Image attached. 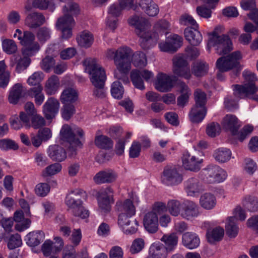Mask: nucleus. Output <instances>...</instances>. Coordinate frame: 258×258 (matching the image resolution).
I'll use <instances>...</instances> for the list:
<instances>
[{
	"label": "nucleus",
	"instance_id": "nucleus-55",
	"mask_svg": "<svg viewBox=\"0 0 258 258\" xmlns=\"http://www.w3.org/2000/svg\"><path fill=\"white\" fill-rule=\"evenodd\" d=\"M111 93L112 96L115 98L120 99L122 97L124 89L120 82L115 81L113 83Z\"/></svg>",
	"mask_w": 258,
	"mask_h": 258
},
{
	"label": "nucleus",
	"instance_id": "nucleus-14",
	"mask_svg": "<svg viewBox=\"0 0 258 258\" xmlns=\"http://www.w3.org/2000/svg\"><path fill=\"white\" fill-rule=\"evenodd\" d=\"M241 58L240 52L234 51L226 56L218 58L216 62V67L221 72L237 69L240 65Z\"/></svg>",
	"mask_w": 258,
	"mask_h": 258
},
{
	"label": "nucleus",
	"instance_id": "nucleus-24",
	"mask_svg": "<svg viewBox=\"0 0 258 258\" xmlns=\"http://www.w3.org/2000/svg\"><path fill=\"white\" fill-rule=\"evenodd\" d=\"M199 214V207L197 204L191 201L182 203L181 217L189 220L197 217Z\"/></svg>",
	"mask_w": 258,
	"mask_h": 258
},
{
	"label": "nucleus",
	"instance_id": "nucleus-41",
	"mask_svg": "<svg viewBox=\"0 0 258 258\" xmlns=\"http://www.w3.org/2000/svg\"><path fill=\"white\" fill-rule=\"evenodd\" d=\"M77 41L80 46L88 48L92 44L94 38L93 35L90 32L84 31L77 37Z\"/></svg>",
	"mask_w": 258,
	"mask_h": 258
},
{
	"label": "nucleus",
	"instance_id": "nucleus-45",
	"mask_svg": "<svg viewBox=\"0 0 258 258\" xmlns=\"http://www.w3.org/2000/svg\"><path fill=\"white\" fill-rule=\"evenodd\" d=\"M132 61L135 67L139 68L144 67L147 63L145 54L141 51H137L133 54V51H132L131 62Z\"/></svg>",
	"mask_w": 258,
	"mask_h": 258
},
{
	"label": "nucleus",
	"instance_id": "nucleus-34",
	"mask_svg": "<svg viewBox=\"0 0 258 258\" xmlns=\"http://www.w3.org/2000/svg\"><path fill=\"white\" fill-rule=\"evenodd\" d=\"M42 87L39 85L37 86L31 88L28 92L21 84L17 83V100L20 98L25 97L27 93L31 97H35L42 94Z\"/></svg>",
	"mask_w": 258,
	"mask_h": 258
},
{
	"label": "nucleus",
	"instance_id": "nucleus-47",
	"mask_svg": "<svg viewBox=\"0 0 258 258\" xmlns=\"http://www.w3.org/2000/svg\"><path fill=\"white\" fill-rule=\"evenodd\" d=\"M32 6L34 8L41 10L48 9L53 12L55 9V5L51 0H33Z\"/></svg>",
	"mask_w": 258,
	"mask_h": 258
},
{
	"label": "nucleus",
	"instance_id": "nucleus-13",
	"mask_svg": "<svg viewBox=\"0 0 258 258\" xmlns=\"http://www.w3.org/2000/svg\"><path fill=\"white\" fill-rule=\"evenodd\" d=\"M182 168L178 166L166 167L161 176V182L167 185H176L183 180Z\"/></svg>",
	"mask_w": 258,
	"mask_h": 258
},
{
	"label": "nucleus",
	"instance_id": "nucleus-18",
	"mask_svg": "<svg viewBox=\"0 0 258 258\" xmlns=\"http://www.w3.org/2000/svg\"><path fill=\"white\" fill-rule=\"evenodd\" d=\"M132 217L117 218L118 225L125 235H132L136 233L139 226V222L136 219H131Z\"/></svg>",
	"mask_w": 258,
	"mask_h": 258
},
{
	"label": "nucleus",
	"instance_id": "nucleus-53",
	"mask_svg": "<svg viewBox=\"0 0 258 258\" xmlns=\"http://www.w3.org/2000/svg\"><path fill=\"white\" fill-rule=\"evenodd\" d=\"M78 192H75V191H72L70 194L67 196L65 203L66 204L72 209V212L74 210L76 209L78 206L82 204V201L80 200H76L72 197V195H77Z\"/></svg>",
	"mask_w": 258,
	"mask_h": 258
},
{
	"label": "nucleus",
	"instance_id": "nucleus-58",
	"mask_svg": "<svg viewBox=\"0 0 258 258\" xmlns=\"http://www.w3.org/2000/svg\"><path fill=\"white\" fill-rule=\"evenodd\" d=\"M0 149L3 151L16 149V143L15 141L10 139H3L0 140Z\"/></svg>",
	"mask_w": 258,
	"mask_h": 258
},
{
	"label": "nucleus",
	"instance_id": "nucleus-6",
	"mask_svg": "<svg viewBox=\"0 0 258 258\" xmlns=\"http://www.w3.org/2000/svg\"><path fill=\"white\" fill-rule=\"evenodd\" d=\"M244 80L242 85L233 86L234 95L240 99L251 98L258 102V94L254 95L258 91V87L255 85L257 81L256 75L248 70H244L242 73Z\"/></svg>",
	"mask_w": 258,
	"mask_h": 258
},
{
	"label": "nucleus",
	"instance_id": "nucleus-22",
	"mask_svg": "<svg viewBox=\"0 0 258 258\" xmlns=\"http://www.w3.org/2000/svg\"><path fill=\"white\" fill-rule=\"evenodd\" d=\"M182 38L176 34H173L168 37L166 42L160 43V49L165 52H175L182 44Z\"/></svg>",
	"mask_w": 258,
	"mask_h": 258
},
{
	"label": "nucleus",
	"instance_id": "nucleus-60",
	"mask_svg": "<svg viewBox=\"0 0 258 258\" xmlns=\"http://www.w3.org/2000/svg\"><path fill=\"white\" fill-rule=\"evenodd\" d=\"M221 131L220 124L217 122L209 123L207 127L206 133L207 135L211 137H214L219 135Z\"/></svg>",
	"mask_w": 258,
	"mask_h": 258
},
{
	"label": "nucleus",
	"instance_id": "nucleus-17",
	"mask_svg": "<svg viewBox=\"0 0 258 258\" xmlns=\"http://www.w3.org/2000/svg\"><path fill=\"white\" fill-rule=\"evenodd\" d=\"M173 71L174 74L185 79L190 78L191 74L185 56L183 54H177L173 58Z\"/></svg>",
	"mask_w": 258,
	"mask_h": 258
},
{
	"label": "nucleus",
	"instance_id": "nucleus-63",
	"mask_svg": "<svg viewBox=\"0 0 258 258\" xmlns=\"http://www.w3.org/2000/svg\"><path fill=\"white\" fill-rule=\"evenodd\" d=\"M44 75L42 73L36 72L33 73L28 79L27 82L31 86L39 85L43 79Z\"/></svg>",
	"mask_w": 258,
	"mask_h": 258
},
{
	"label": "nucleus",
	"instance_id": "nucleus-2",
	"mask_svg": "<svg viewBox=\"0 0 258 258\" xmlns=\"http://www.w3.org/2000/svg\"><path fill=\"white\" fill-rule=\"evenodd\" d=\"M61 136L69 143L70 146L65 152L62 149L56 146H50L47 153L52 160L63 161L67 156L71 158L76 154L77 148H81L83 143L80 140L84 138V132L79 127H76L73 130L68 124L62 126L60 131Z\"/></svg>",
	"mask_w": 258,
	"mask_h": 258
},
{
	"label": "nucleus",
	"instance_id": "nucleus-3",
	"mask_svg": "<svg viewBox=\"0 0 258 258\" xmlns=\"http://www.w3.org/2000/svg\"><path fill=\"white\" fill-rule=\"evenodd\" d=\"M105 55L108 59L114 60L117 71L121 74V76H119L115 72V77L127 83V74L131 70V49L127 47H120L117 50L109 49L106 51Z\"/></svg>",
	"mask_w": 258,
	"mask_h": 258
},
{
	"label": "nucleus",
	"instance_id": "nucleus-46",
	"mask_svg": "<svg viewBox=\"0 0 258 258\" xmlns=\"http://www.w3.org/2000/svg\"><path fill=\"white\" fill-rule=\"evenodd\" d=\"M30 217L31 216H26L23 213H17V231H23L30 227Z\"/></svg>",
	"mask_w": 258,
	"mask_h": 258
},
{
	"label": "nucleus",
	"instance_id": "nucleus-36",
	"mask_svg": "<svg viewBox=\"0 0 258 258\" xmlns=\"http://www.w3.org/2000/svg\"><path fill=\"white\" fill-rule=\"evenodd\" d=\"M225 228L226 234L230 238L235 237L238 233L239 227L235 222V218L234 217H229L226 218L225 221Z\"/></svg>",
	"mask_w": 258,
	"mask_h": 258
},
{
	"label": "nucleus",
	"instance_id": "nucleus-29",
	"mask_svg": "<svg viewBox=\"0 0 258 258\" xmlns=\"http://www.w3.org/2000/svg\"><path fill=\"white\" fill-rule=\"evenodd\" d=\"M139 5L144 12L150 17H155L159 13L158 6L152 0H140Z\"/></svg>",
	"mask_w": 258,
	"mask_h": 258
},
{
	"label": "nucleus",
	"instance_id": "nucleus-43",
	"mask_svg": "<svg viewBox=\"0 0 258 258\" xmlns=\"http://www.w3.org/2000/svg\"><path fill=\"white\" fill-rule=\"evenodd\" d=\"M182 203L177 200H170L166 205V212L168 211L171 215L181 217Z\"/></svg>",
	"mask_w": 258,
	"mask_h": 258
},
{
	"label": "nucleus",
	"instance_id": "nucleus-9",
	"mask_svg": "<svg viewBox=\"0 0 258 258\" xmlns=\"http://www.w3.org/2000/svg\"><path fill=\"white\" fill-rule=\"evenodd\" d=\"M209 40L207 43V50L210 51L212 47H214L217 53L220 55L226 54L233 49L232 41L227 35L219 36L216 29L211 33L209 34Z\"/></svg>",
	"mask_w": 258,
	"mask_h": 258
},
{
	"label": "nucleus",
	"instance_id": "nucleus-28",
	"mask_svg": "<svg viewBox=\"0 0 258 258\" xmlns=\"http://www.w3.org/2000/svg\"><path fill=\"white\" fill-rule=\"evenodd\" d=\"M149 254L155 258H167L169 252L160 242H155L150 246Z\"/></svg>",
	"mask_w": 258,
	"mask_h": 258
},
{
	"label": "nucleus",
	"instance_id": "nucleus-12",
	"mask_svg": "<svg viewBox=\"0 0 258 258\" xmlns=\"http://www.w3.org/2000/svg\"><path fill=\"white\" fill-rule=\"evenodd\" d=\"M195 99L196 104L191 108L189 117L192 122H200L204 119L207 113L206 95L201 90H197L195 92Z\"/></svg>",
	"mask_w": 258,
	"mask_h": 258
},
{
	"label": "nucleus",
	"instance_id": "nucleus-15",
	"mask_svg": "<svg viewBox=\"0 0 258 258\" xmlns=\"http://www.w3.org/2000/svg\"><path fill=\"white\" fill-rule=\"evenodd\" d=\"M202 175L203 180L208 183L222 182L227 177L226 171L216 166H209L204 169Z\"/></svg>",
	"mask_w": 258,
	"mask_h": 258
},
{
	"label": "nucleus",
	"instance_id": "nucleus-54",
	"mask_svg": "<svg viewBox=\"0 0 258 258\" xmlns=\"http://www.w3.org/2000/svg\"><path fill=\"white\" fill-rule=\"evenodd\" d=\"M6 65L4 61H0V87H6L9 81V73L5 71Z\"/></svg>",
	"mask_w": 258,
	"mask_h": 258
},
{
	"label": "nucleus",
	"instance_id": "nucleus-21",
	"mask_svg": "<svg viewBox=\"0 0 258 258\" xmlns=\"http://www.w3.org/2000/svg\"><path fill=\"white\" fill-rule=\"evenodd\" d=\"M123 9L120 7V5L117 4H112L108 10V16L106 22L107 27L110 30H114L117 26L118 19L121 14Z\"/></svg>",
	"mask_w": 258,
	"mask_h": 258
},
{
	"label": "nucleus",
	"instance_id": "nucleus-5",
	"mask_svg": "<svg viewBox=\"0 0 258 258\" xmlns=\"http://www.w3.org/2000/svg\"><path fill=\"white\" fill-rule=\"evenodd\" d=\"M85 67V71L90 76V81L92 84L101 90H96L94 94L99 97H103L104 93L102 89L104 85L106 79L105 72L101 66L98 64L95 58H88L83 61Z\"/></svg>",
	"mask_w": 258,
	"mask_h": 258
},
{
	"label": "nucleus",
	"instance_id": "nucleus-38",
	"mask_svg": "<svg viewBox=\"0 0 258 258\" xmlns=\"http://www.w3.org/2000/svg\"><path fill=\"white\" fill-rule=\"evenodd\" d=\"M199 203L203 208L206 210H211L216 205V199L213 194L206 192L201 195Z\"/></svg>",
	"mask_w": 258,
	"mask_h": 258
},
{
	"label": "nucleus",
	"instance_id": "nucleus-49",
	"mask_svg": "<svg viewBox=\"0 0 258 258\" xmlns=\"http://www.w3.org/2000/svg\"><path fill=\"white\" fill-rule=\"evenodd\" d=\"M180 91L182 94L177 98V104L183 106L187 102L191 93L187 86L184 83L181 84Z\"/></svg>",
	"mask_w": 258,
	"mask_h": 258
},
{
	"label": "nucleus",
	"instance_id": "nucleus-52",
	"mask_svg": "<svg viewBox=\"0 0 258 258\" xmlns=\"http://www.w3.org/2000/svg\"><path fill=\"white\" fill-rule=\"evenodd\" d=\"M50 185L44 182H40L36 185L34 191L35 194L40 197L46 196L50 191Z\"/></svg>",
	"mask_w": 258,
	"mask_h": 258
},
{
	"label": "nucleus",
	"instance_id": "nucleus-16",
	"mask_svg": "<svg viewBox=\"0 0 258 258\" xmlns=\"http://www.w3.org/2000/svg\"><path fill=\"white\" fill-rule=\"evenodd\" d=\"M99 210L102 213L110 211L111 204L113 202V190L110 186L101 189L97 193Z\"/></svg>",
	"mask_w": 258,
	"mask_h": 258
},
{
	"label": "nucleus",
	"instance_id": "nucleus-27",
	"mask_svg": "<svg viewBox=\"0 0 258 258\" xmlns=\"http://www.w3.org/2000/svg\"><path fill=\"white\" fill-rule=\"evenodd\" d=\"M116 174L111 170L101 171L97 173L93 178L94 181L97 184L110 183L115 180Z\"/></svg>",
	"mask_w": 258,
	"mask_h": 258
},
{
	"label": "nucleus",
	"instance_id": "nucleus-39",
	"mask_svg": "<svg viewBox=\"0 0 258 258\" xmlns=\"http://www.w3.org/2000/svg\"><path fill=\"white\" fill-rule=\"evenodd\" d=\"M44 238V234L41 231L30 232L26 235V240L27 244L30 246L39 245Z\"/></svg>",
	"mask_w": 258,
	"mask_h": 258
},
{
	"label": "nucleus",
	"instance_id": "nucleus-37",
	"mask_svg": "<svg viewBox=\"0 0 258 258\" xmlns=\"http://www.w3.org/2000/svg\"><path fill=\"white\" fill-rule=\"evenodd\" d=\"M160 240L164 243L165 247L169 252L176 248L178 243V237L175 233L165 234Z\"/></svg>",
	"mask_w": 258,
	"mask_h": 258
},
{
	"label": "nucleus",
	"instance_id": "nucleus-32",
	"mask_svg": "<svg viewBox=\"0 0 258 258\" xmlns=\"http://www.w3.org/2000/svg\"><path fill=\"white\" fill-rule=\"evenodd\" d=\"M224 235V229L220 226H217L208 229L206 237L209 242L214 243L222 240Z\"/></svg>",
	"mask_w": 258,
	"mask_h": 258
},
{
	"label": "nucleus",
	"instance_id": "nucleus-1",
	"mask_svg": "<svg viewBox=\"0 0 258 258\" xmlns=\"http://www.w3.org/2000/svg\"><path fill=\"white\" fill-rule=\"evenodd\" d=\"M127 23L135 28L136 33L140 37V45L144 49L151 48L156 45L160 35L169 33V24L165 20H160L155 24L153 32H147L150 25L145 18L134 15L128 18Z\"/></svg>",
	"mask_w": 258,
	"mask_h": 258
},
{
	"label": "nucleus",
	"instance_id": "nucleus-8",
	"mask_svg": "<svg viewBox=\"0 0 258 258\" xmlns=\"http://www.w3.org/2000/svg\"><path fill=\"white\" fill-rule=\"evenodd\" d=\"M221 126L224 131L230 132L232 135L235 136L241 142L243 141L253 130L252 125L247 124L238 132L240 126L239 120L236 116L232 114H227L224 117L221 121Z\"/></svg>",
	"mask_w": 258,
	"mask_h": 258
},
{
	"label": "nucleus",
	"instance_id": "nucleus-61",
	"mask_svg": "<svg viewBox=\"0 0 258 258\" xmlns=\"http://www.w3.org/2000/svg\"><path fill=\"white\" fill-rule=\"evenodd\" d=\"M145 246L144 240L141 238L135 239L131 246L130 251L132 253H137L140 252Z\"/></svg>",
	"mask_w": 258,
	"mask_h": 258
},
{
	"label": "nucleus",
	"instance_id": "nucleus-4",
	"mask_svg": "<svg viewBox=\"0 0 258 258\" xmlns=\"http://www.w3.org/2000/svg\"><path fill=\"white\" fill-rule=\"evenodd\" d=\"M17 32L18 34L17 37L23 46V57L17 62V73H20L28 67L30 63L29 57L38 51L40 46L35 41V36L31 32H25L22 37V32L19 29H17Z\"/></svg>",
	"mask_w": 258,
	"mask_h": 258
},
{
	"label": "nucleus",
	"instance_id": "nucleus-7",
	"mask_svg": "<svg viewBox=\"0 0 258 258\" xmlns=\"http://www.w3.org/2000/svg\"><path fill=\"white\" fill-rule=\"evenodd\" d=\"M63 12L64 16L58 19L56 26L61 30L62 38L69 39L72 35V29L75 24L72 16L77 15L80 9L77 4L70 3L64 7Z\"/></svg>",
	"mask_w": 258,
	"mask_h": 258
},
{
	"label": "nucleus",
	"instance_id": "nucleus-56",
	"mask_svg": "<svg viewBox=\"0 0 258 258\" xmlns=\"http://www.w3.org/2000/svg\"><path fill=\"white\" fill-rule=\"evenodd\" d=\"M42 206L44 209V218L49 219L52 218L54 215V206L48 201H44L42 203Z\"/></svg>",
	"mask_w": 258,
	"mask_h": 258
},
{
	"label": "nucleus",
	"instance_id": "nucleus-50",
	"mask_svg": "<svg viewBox=\"0 0 258 258\" xmlns=\"http://www.w3.org/2000/svg\"><path fill=\"white\" fill-rule=\"evenodd\" d=\"M179 23L184 26H190L191 29H199V25L193 17L187 14L181 16L179 19Z\"/></svg>",
	"mask_w": 258,
	"mask_h": 258
},
{
	"label": "nucleus",
	"instance_id": "nucleus-26",
	"mask_svg": "<svg viewBox=\"0 0 258 258\" xmlns=\"http://www.w3.org/2000/svg\"><path fill=\"white\" fill-rule=\"evenodd\" d=\"M182 243L184 246L189 249L197 248L200 243L198 235L190 232H185L182 236Z\"/></svg>",
	"mask_w": 258,
	"mask_h": 258
},
{
	"label": "nucleus",
	"instance_id": "nucleus-57",
	"mask_svg": "<svg viewBox=\"0 0 258 258\" xmlns=\"http://www.w3.org/2000/svg\"><path fill=\"white\" fill-rule=\"evenodd\" d=\"M61 165L59 162L53 163L47 167L43 171L42 174L43 176L48 175H53L58 173L61 170Z\"/></svg>",
	"mask_w": 258,
	"mask_h": 258
},
{
	"label": "nucleus",
	"instance_id": "nucleus-42",
	"mask_svg": "<svg viewBox=\"0 0 258 258\" xmlns=\"http://www.w3.org/2000/svg\"><path fill=\"white\" fill-rule=\"evenodd\" d=\"M94 143L98 148L104 149H111L113 146V142L110 138L102 135H96Z\"/></svg>",
	"mask_w": 258,
	"mask_h": 258
},
{
	"label": "nucleus",
	"instance_id": "nucleus-20",
	"mask_svg": "<svg viewBox=\"0 0 258 258\" xmlns=\"http://www.w3.org/2000/svg\"><path fill=\"white\" fill-rule=\"evenodd\" d=\"M54 242L50 239L46 240L41 246V250L44 255L49 256L52 253L60 251L63 246L62 238L58 236H55L53 238Z\"/></svg>",
	"mask_w": 258,
	"mask_h": 258
},
{
	"label": "nucleus",
	"instance_id": "nucleus-11",
	"mask_svg": "<svg viewBox=\"0 0 258 258\" xmlns=\"http://www.w3.org/2000/svg\"><path fill=\"white\" fill-rule=\"evenodd\" d=\"M140 203L139 198L135 194L130 195L128 198L117 201L115 205L117 218L134 217Z\"/></svg>",
	"mask_w": 258,
	"mask_h": 258
},
{
	"label": "nucleus",
	"instance_id": "nucleus-44",
	"mask_svg": "<svg viewBox=\"0 0 258 258\" xmlns=\"http://www.w3.org/2000/svg\"><path fill=\"white\" fill-rule=\"evenodd\" d=\"M185 190L188 196L195 197L200 192L201 188L196 179H189L185 183Z\"/></svg>",
	"mask_w": 258,
	"mask_h": 258
},
{
	"label": "nucleus",
	"instance_id": "nucleus-35",
	"mask_svg": "<svg viewBox=\"0 0 258 258\" xmlns=\"http://www.w3.org/2000/svg\"><path fill=\"white\" fill-rule=\"evenodd\" d=\"M60 87L59 78L55 75H52L46 81L44 90L48 95L54 94Z\"/></svg>",
	"mask_w": 258,
	"mask_h": 258
},
{
	"label": "nucleus",
	"instance_id": "nucleus-31",
	"mask_svg": "<svg viewBox=\"0 0 258 258\" xmlns=\"http://www.w3.org/2000/svg\"><path fill=\"white\" fill-rule=\"evenodd\" d=\"M186 28L184 30V36L187 41L193 46L199 45L202 41L203 37L198 29Z\"/></svg>",
	"mask_w": 258,
	"mask_h": 258
},
{
	"label": "nucleus",
	"instance_id": "nucleus-30",
	"mask_svg": "<svg viewBox=\"0 0 258 258\" xmlns=\"http://www.w3.org/2000/svg\"><path fill=\"white\" fill-rule=\"evenodd\" d=\"M78 98L77 91L74 88L68 87L62 91L60 99L63 104H73L78 100Z\"/></svg>",
	"mask_w": 258,
	"mask_h": 258
},
{
	"label": "nucleus",
	"instance_id": "nucleus-59",
	"mask_svg": "<svg viewBox=\"0 0 258 258\" xmlns=\"http://www.w3.org/2000/svg\"><path fill=\"white\" fill-rule=\"evenodd\" d=\"M245 206L250 212H255L258 210V201L253 197H247L245 199Z\"/></svg>",
	"mask_w": 258,
	"mask_h": 258
},
{
	"label": "nucleus",
	"instance_id": "nucleus-23",
	"mask_svg": "<svg viewBox=\"0 0 258 258\" xmlns=\"http://www.w3.org/2000/svg\"><path fill=\"white\" fill-rule=\"evenodd\" d=\"M155 88L161 92H168L173 86V81L172 78L164 73H159L154 83Z\"/></svg>",
	"mask_w": 258,
	"mask_h": 258
},
{
	"label": "nucleus",
	"instance_id": "nucleus-48",
	"mask_svg": "<svg viewBox=\"0 0 258 258\" xmlns=\"http://www.w3.org/2000/svg\"><path fill=\"white\" fill-rule=\"evenodd\" d=\"M231 152L226 148H220L216 150L214 154V157L218 161H226L231 159Z\"/></svg>",
	"mask_w": 258,
	"mask_h": 258
},
{
	"label": "nucleus",
	"instance_id": "nucleus-33",
	"mask_svg": "<svg viewBox=\"0 0 258 258\" xmlns=\"http://www.w3.org/2000/svg\"><path fill=\"white\" fill-rule=\"evenodd\" d=\"M56 47L55 44L50 45L46 50L47 56L42 60L41 67L42 69L45 71H48L49 70L54 64L53 56L56 54L54 52V49Z\"/></svg>",
	"mask_w": 258,
	"mask_h": 258
},
{
	"label": "nucleus",
	"instance_id": "nucleus-62",
	"mask_svg": "<svg viewBox=\"0 0 258 258\" xmlns=\"http://www.w3.org/2000/svg\"><path fill=\"white\" fill-rule=\"evenodd\" d=\"M3 48L4 51L8 54H12L16 51V45L14 41L6 39L2 43Z\"/></svg>",
	"mask_w": 258,
	"mask_h": 258
},
{
	"label": "nucleus",
	"instance_id": "nucleus-64",
	"mask_svg": "<svg viewBox=\"0 0 258 258\" xmlns=\"http://www.w3.org/2000/svg\"><path fill=\"white\" fill-rule=\"evenodd\" d=\"M72 213L75 216L82 219L88 218L90 214L89 211L83 206V204L74 210Z\"/></svg>",
	"mask_w": 258,
	"mask_h": 258
},
{
	"label": "nucleus",
	"instance_id": "nucleus-10",
	"mask_svg": "<svg viewBox=\"0 0 258 258\" xmlns=\"http://www.w3.org/2000/svg\"><path fill=\"white\" fill-rule=\"evenodd\" d=\"M166 212V204L162 202H156L151 211L146 212L143 218L145 229L150 233L156 232L158 229V215Z\"/></svg>",
	"mask_w": 258,
	"mask_h": 258
},
{
	"label": "nucleus",
	"instance_id": "nucleus-19",
	"mask_svg": "<svg viewBox=\"0 0 258 258\" xmlns=\"http://www.w3.org/2000/svg\"><path fill=\"white\" fill-rule=\"evenodd\" d=\"M141 76L144 80L148 82L153 78V73L149 71L145 70L142 71L135 70L132 71L131 78L134 86L139 89L144 90L145 86Z\"/></svg>",
	"mask_w": 258,
	"mask_h": 258
},
{
	"label": "nucleus",
	"instance_id": "nucleus-51",
	"mask_svg": "<svg viewBox=\"0 0 258 258\" xmlns=\"http://www.w3.org/2000/svg\"><path fill=\"white\" fill-rule=\"evenodd\" d=\"M208 68V65L206 62L197 61L194 64L193 73L196 76L201 77L207 74Z\"/></svg>",
	"mask_w": 258,
	"mask_h": 258
},
{
	"label": "nucleus",
	"instance_id": "nucleus-40",
	"mask_svg": "<svg viewBox=\"0 0 258 258\" xmlns=\"http://www.w3.org/2000/svg\"><path fill=\"white\" fill-rule=\"evenodd\" d=\"M45 18L40 13H33L26 19V24L31 28H36L44 22Z\"/></svg>",
	"mask_w": 258,
	"mask_h": 258
},
{
	"label": "nucleus",
	"instance_id": "nucleus-25",
	"mask_svg": "<svg viewBox=\"0 0 258 258\" xmlns=\"http://www.w3.org/2000/svg\"><path fill=\"white\" fill-rule=\"evenodd\" d=\"M59 107L58 101L53 97L49 98L43 106V112L47 119H52L58 112Z\"/></svg>",
	"mask_w": 258,
	"mask_h": 258
}]
</instances>
